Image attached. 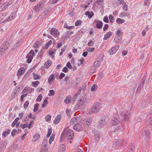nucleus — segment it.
I'll return each mask as SVG.
<instances>
[{
  "label": "nucleus",
  "mask_w": 152,
  "mask_h": 152,
  "mask_svg": "<svg viewBox=\"0 0 152 152\" xmlns=\"http://www.w3.org/2000/svg\"><path fill=\"white\" fill-rule=\"evenodd\" d=\"M65 136L69 140H71L72 139L74 136L73 131L70 129L68 130L67 132L66 130H64L61 135L60 140L61 141L62 139H64Z\"/></svg>",
  "instance_id": "f257e3e1"
},
{
  "label": "nucleus",
  "mask_w": 152,
  "mask_h": 152,
  "mask_svg": "<svg viewBox=\"0 0 152 152\" xmlns=\"http://www.w3.org/2000/svg\"><path fill=\"white\" fill-rule=\"evenodd\" d=\"M88 100L85 97H82L79 100L77 103V105L80 108H83L85 106L87 105Z\"/></svg>",
  "instance_id": "f03ea898"
},
{
  "label": "nucleus",
  "mask_w": 152,
  "mask_h": 152,
  "mask_svg": "<svg viewBox=\"0 0 152 152\" xmlns=\"http://www.w3.org/2000/svg\"><path fill=\"white\" fill-rule=\"evenodd\" d=\"M151 132V130L150 129H144L141 133V136L145 140H146L147 138L150 137Z\"/></svg>",
  "instance_id": "7ed1b4c3"
},
{
  "label": "nucleus",
  "mask_w": 152,
  "mask_h": 152,
  "mask_svg": "<svg viewBox=\"0 0 152 152\" xmlns=\"http://www.w3.org/2000/svg\"><path fill=\"white\" fill-rule=\"evenodd\" d=\"M47 140L45 139L44 140L40 152H48V149L47 147Z\"/></svg>",
  "instance_id": "20e7f679"
},
{
  "label": "nucleus",
  "mask_w": 152,
  "mask_h": 152,
  "mask_svg": "<svg viewBox=\"0 0 152 152\" xmlns=\"http://www.w3.org/2000/svg\"><path fill=\"white\" fill-rule=\"evenodd\" d=\"M34 55V50H31L30 52L27 55L26 57L28 58L27 61V62L28 63H30L32 60L33 56Z\"/></svg>",
  "instance_id": "39448f33"
},
{
  "label": "nucleus",
  "mask_w": 152,
  "mask_h": 152,
  "mask_svg": "<svg viewBox=\"0 0 152 152\" xmlns=\"http://www.w3.org/2000/svg\"><path fill=\"white\" fill-rule=\"evenodd\" d=\"M99 109L98 106L97 105V103H96L94 104V105L92 107L91 111L89 112V113H96L99 110Z\"/></svg>",
  "instance_id": "423d86ee"
},
{
  "label": "nucleus",
  "mask_w": 152,
  "mask_h": 152,
  "mask_svg": "<svg viewBox=\"0 0 152 152\" xmlns=\"http://www.w3.org/2000/svg\"><path fill=\"white\" fill-rule=\"evenodd\" d=\"M121 121V120L118 119L117 118L115 117H113L112 118V120L111 122V123L112 125H116L118 124V123H120Z\"/></svg>",
  "instance_id": "0eeeda50"
},
{
  "label": "nucleus",
  "mask_w": 152,
  "mask_h": 152,
  "mask_svg": "<svg viewBox=\"0 0 152 152\" xmlns=\"http://www.w3.org/2000/svg\"><path fill=\"white\" fill-rule=\"evenodd\" d=\"M119 46L117 45L114 47L112 48L109 51V53L110 54L113 55L118 50Z\"/></svg>",
  "instance_id": "6e6552de"
},
{
  "label": "nucleus",
  "mask_w": 152,
  "mask_h": 152,
  "mask_svg": "<svg viewBox=\"0 0 152 152\" xmlns=\"http://www.w3.org/2000/svg\"><path fill=\"white\" fill-rule=\"evenodd\" d=\"M106 124V121L105 119L101 120L99 121V127L102 128L103 126H105Z\"/></svg>",
  "instance_id": "1a4fd4ad"
},
{
  "label": "nucleus",
  "mask_w": 152,
  "mask_h": 152,
  "mask_svg": "<svg viewBox=\"0 0 152 152\" xmlns=\"http://www.w3.org/2000/svg\"><path fill=\"white\" fill-rule=\"evenodd\" d=\"M101 58V57H100L99 58H97L94 64V66L97 67L100 64V63L102 61Z\"/></svg>",
  "instance_id": "9d476101"
},
{
  "label": "nucleus",
  "mask_w": 152,
  "mask_h": 152,
  "mask_svg": "<svg viewBox=\"0 0 152 152\" xmlns=\"http://www.w3.org/2000/svg\"><path fill=\"white\" fill-rule=\"evenodd\" d=\"M79 119L78 117L73 118L71 120V123L73 124H77V121Z\"/></svg>",
  "instance_id": "9b49d317"
},
{
  "label": "nucleus",
  "mask_w": 152,
  "mask_h": 152,
  "mask_svg": "<svg viewBox=\"0 0 152 152\" xmlns=\"http://www.w3.org/2000/svg\"><path fill=\"white\" fill-rule=\"evenodd\" d=\"M86 15L89 18H91L94 15V13L92 11H91L90 12L89 11H87L85 13Z\"/></svg>",
  "instance_id": "f8f14e48"
},
{
  "label": "nucleus",
  "mask_w": 152,
  "mask_h": 152,
  "mask_svg": "<svg viewBox=\"0 0 152 152\" xmlns=\"http://www.w3.org/2000/svg\"><path fill=\"white\" fill-rule=\"evenodd\" d=\"M84 122H85L86 123V124L87 125H89L91 124L92 122L91 119L89 117L88 118H85L83 120Z\"/></svg>",
  "instance_id": "ddd939ff"
},
{
  "label": "nucleus",
  "mask_w": 152,
  "mask_h": 152,
  "mask_svg": "<svg viewBox=\"0 0 152 152\" xmlns=\"http://www.w3.org/2000/svg\"><path fill=\"white\" fill-rule=\"evenodd\" d=\"M50 33L53 35L56 34H58V31L55 28H52L50 31Z\"/></svg>",
  "instance_id": "4468645a"
},
{
  "label": "nucleus",
  "mask_w": 152,
  "mask_h": 152,
  "mask_svg": "<svg viewBox=\"0 0 152 152\" xmlns=\"http://www.w3.org/2000/svg\"><path fill=\"white\" fill-rule=\"evenodd\" d=\"M81 126L80 125L78 124H76L73 126V129L77 131H79L81 129Z\"/></svg>",
  "instance_id": "2eb2a0df"
},
{
  "label": "nucleus",
  "mask_w": 152,
  "mask_h": 152,
  "mask_svg": "<svg viewBox=\"0 0 152 152\" xmlns=\"http://www.w3.org/2000/svg\"><path fill=\"white\" fill-rule=\"evenodd\" d=\"M96 26L98 29L101 28L102 26V22L100 21H96Z\"/></svg>",
  "instance_id": "dca6fc26"
},
{
  "label": "nucleus",
  "mask_w": 152,
  "mask_h": 152,
  "mask_svg": "<svg viewBox=\"0 0 152 152\" xmlns=\"http://www.w3.org/2000/svg\"><path fill=\"white\" fill-rule=\"evenodd\" d=\"M61 115H58L54 120L53 122L55 124H58L61 118Z\"/></svg>",
  "instance_id": "f3484780"
},
{
  "label": "nucleus",
  "mask_w": 152,
  "mask_h": 152,
  "mask_svg": "<svg viewBox=\"0 0 152 152\" xmlns=\"http://www.w3.org/2000/svg\"><path fill=\"white\" fill-rule=\"evenodd\" d=\"M55 75L54 74H52L49 77L48 79V82L50 84H51L52 81L54 80L55 79L54 78Z\"/></svg>",
  "instance_id": "a211bd4d"
},
{
  "label": "nucleus",
  "mask_w": 152,
  "mask_h": 152,
  "mask_svg": "<svg viewBox=\"0 0 152 152\" xmlns=\"http://www.w3.org/2000/svg\"><path fill=\"white\" fill-rule=\"evenodd\" d=\"M24 72L25 69L23 68H21L18 71V72L17 73V75L19 76L20 75H22Z\"/></svg>",
  "instance_id": "6ab92c4d"
},
{
  "label": "nucleus",
  "mask_w": 152,
  "mask_h": 152,
  "mask_svg": "<svg viewBox=\"0 0 152 152\" xmlns=\"http://www.w3.org/2000/svg\"><path fill=\"white\" fill-rule=\"evenodd\" d=\"M40 135L38 133H37L34 136V139L32 140V141L33 142H34L37 139H38Z\"/></svg>",
  "instance_id": "aec40b11"
},
{
  "label": "nucleus",
  "mask_w": 152,
  "mask_h": 152,
  "mask_svg": "<svg viewBox=\"0 0 152 152\" xmlns=\"http://www.w3.org/2000/svg\"><path fill=\"white\" fill-rule=\"evenodd\" d=\"M111 35V32H109L107 33L105 35L104 37V40H106L107 39L109 38L110 36Z\"/></svg>",
  "instance_id": "412c9836"
},
{
  "label": "nucleus",
  "mask_w": 152,
  "mask_h": 152,
  "mask_svg": "<svg viewBox=\"0 0 152 152\" xmlns=\"http://www.w3.org/2000/svg\"><path fill=\"white\" fill-rule=\"evenodd\" d=\"M65 146L64 145H60L58 150L59 152H64L65 151V148H64Z\"/></svg>",
  "instance_id": "4be33fe9"
},
{
  "label": "nucleus",
  "mask_w": 152,
  "mask_h": 152,
  "mask_svg": "<svg viewBox=\"0 0 152 152\" xmlns=\"http://www.w3.org/2000/svg\"><path fill=\"white\" fill-rule=\"evenodd\" d=\"M52 41L51 40H50L46 44V45L44 47V49L45 50L47 49L48 47L50 45L52 44Z\"/></svg>",
  "instance_id": "5701e85b"
},
{
  "label": "nucleus",
  "mask_w": 152,
  "mask_h": 152,
  "mask_svg": "<svg viewBox=\"0 0 152 152\" xmlns=\"http://www.w3.org/2000/svg\"><path fill=\"white\" fill-rule=\"evenodd\" d=\"M121 36L120 35H117V36L115 37L114 40L116 42H118L119 41L121 40L122 39Z\"/></svg>",
  "instance_id": "b1692460"
},
{
  "label": "nucleus",
  "mask_w": 152,
  "mask_h": 152,
  "mask_svg": "<svg viewBox=\"0 0 152 152\" xmlns=\"http://www.w3.org/2000/svg\"><path fill=\"white\" fill-rule=\"evenodd\" d=\"M51 64V61L48 60L47 61L44 65V66L46 68H48Z\"/></svg>",
  "instance_id": "393cba45"
},
{
  "label": "nucleus",
  "mask_w": 152,
  "mask_h": 152,
  "mask_svg": "<svg viewBox=\"0 0 152 152\" xmlns=\"http://www.w3.org/2000/svg\"><path fill=\"white\" fill-rule=\"evenodd\" d=\"M10 129H8L6 131H4L3 132L2 135L4 137H6L10 132Z\"/></svg>",
  "instance_id": "a878e982"
},
{
  "label": "nucleus",
  "mask_w": 152,
  "mask_h": 152,
  "mask_svg": "<svg viewBox=\"0 0 152 152\" xmlns=\"http://www.w3.org/2000/svg\"><path fill=\"white\" fill-rule=\"evenodd\" d=\"M14 14V13H12L11 14V15L8 18H7V19H6L5 20H4V21H7L9 20H12L13 19Z\"/></svg>",
  "instance_id": "bb28decb"
},
{
  "label": "nucleus",
  "mask_w": 152,
  "mask_h": 152,
  "mask_svg": "<svg viewBox=\"0 0 152 152\" xmlns=\"http://www.w3.org/2000/svg\"><path fill=\"white\" fill-rule=\"evenodd\" d=\"M71 97L70 96H67L65 99L64 100V102L68 104L69 102H70V101L71 100Z\"/></svg>",
  "instance_id": "cd10ccee"
},
{
  "label": "nucleus",
  "mask_w": 152,
  "mask_h": 152,
  "mask_svg": "<svg viewBox=\"0 0 152 152\" xmlns=\"http://www.w3.org/2000/svg\"><path fill=\"white\" fill-rule=\"evenodd\" d=\"M33 75L34 80L39 79L40 78V76L34 73H33Z\"/></svg>",
  "instance_id": "c85d7f7f"
},
{
  "label": "nucleus",
  "mask_w": 152,
  "mask_h": 152,
  "mask_svg": "<svg viewBox=\"0 0 152 152\" xmlns=\"http://www.w3.org/2000/svg\"><path fill=\"white\" fill-rule=\"evenodd\" d=\"M7 47L6 45L5 44L4 45L3 47L1 48V50H0L1 53L2 52H4L5 50H7Z\"/></svg>",
  "instance_id": "c756f323"
},
{
  "label": "nucleus",
  "mask_w": 152,
  "mask_h": 152,
  "mask_svg": "<svg viewBox=\"0 0 152 152\" xmlns=\"http://www.w3.org/2000/svg\"><path fill=\"white\" fill-rule=\"evenodd\" d=\"M48 103V100L46 99H45L43 102V103L42 105V107L44 108L45 107V106L47 105Z\"/></svg>",
  "instance_id": "7c9ffc66"
},
{
  "label": "nucleus",
  "mask_w": 152,
  "mask_h": 152,
  "mask_svg": "<svg viewBox=\"0 0 152 152\" xmlns=\"http://www.w3.org/2000/svg\"><path fill=\"white\" fill-rule=\"evenodd\" d=\"M117 22L119 24H121L123 23L124 22V20L122 19L121 18H118L117 19Z\"/></svg>",
  "instance_id": "2f4dec72"
},
{
  "label": "nucleus",
  "mask_w": 152,
  "mask_h": 152,
  "mask_svg": "<svg viewBox=\"0 0 152 152\" xmlns=\"http://www.w3.org/2000/svg\"><path fill=\"white\" fill-rule=\"evenodd\" d=\"M32 83V86L34 87H36L39 84V82L38 81H37L35 82H33Z\"/></svg>",
  "instance_id": "473e14b6"
},
{
  "label": "nucleus",
  "mask_w": 152,
  "mask_h": 152,
  "mask_svg": "<svg viewBox=\"0 0 152 152\" xmlns=\"http://www.w3.org/2000/svg\"><path fill=\"white\" fill-rule=\"evenodd\" d=\"M54 138V135H53V134H52V135L50 137V139L49 140V143L50 144L51 143L52 141H53Z\"/></svg>",
  "instance_id": "72a5a7b5"
},
{
  "label": "nucleus",
  "mask_w": 152,
  "mask_h": 152,
  "mask_svg": "<svg viewBox=\"0 0 152 152\" xmlns=\"http://www.w3.org/2000/svg\"><path fill=\"white\" fill-rule=\"evenodd\" d=\"M51 116L50 115H47L45 117V119L48 122L50 120Z\"/></svg>",
  "instance_id": "f704fd0d"
},
{
  "label": "nucleus",
  "mask_w": 152,
  "mask_h": 152,
  "mask_svg": "<svg viewBox=\"0 0 152 152\" xmlns=\"http://www.w3.org/2000/svg\"><path fill=\"white\" fill-rule=\"evenodd\" d=\"M122 5H123V10L125 11H127L128 8L127 6L126 5V4L125 3H123Z\"/></svg>",
  "instance_id": "c9c22d12"
},
{
  "label": "nucleus",
  "mask_w": 152,
  "mask_h": 152,
  "mask_svg": "<svg viewBox=\"0 0 152 152\" xmlns=\"http://www.w3.org/2000/svg\"><path fill=\"white\" fill-rule=\"evenodd\" d=\"M19 120V118H16V119L12 123V126H14L15 125L16 122H17Z\"/></svg>",
  "instance_id": "e433bc0d"
},
{
  "label": "nucleus",
  "mask_w": 152,
  "mask_h": 152,
  "mask_svg": "<svg viewBox=\"0 0 152 152\" xmlns=\"http://www.w3.org/2000/svg\"><path fill=\"white\" fill-rule=\"evenodd\" d=\"M33 10H35V12L37 13V12H39L40 9L39 8V7L37 5L34 8Z\"/></svg>",
  "instance_id": "4c0bfd02"
},
{
  "label": "nucleus",
  "mask_w": 152,
  "mask_h": 152,
  "mask_svg": "<svg viewBox=\"0 0 152 152\" xmlns=\"http://www.w3.org/2000/svg\"><path fill=\"white\" fill-rule=\"evenodd\" d=\"M97 88V85H94L91 88V91H95L96 89Z\"/></svg>",
  "instance_id": "58836bf2"
},
{
  "label": "nucleus",
  "mask_w": 152,
  "mask_h": 152,
  "mask_svg": "<svg viewBox=\"0 0 152 152\" xmlns=\"http://www.w3.org/2000/svg\"><path fill=\"white\" fill-rule=\"evenodd\" d=\"M39 104H36L34 106V112H36L38 109V107L39 106Z\"/></svg>",
  "instance_id": "ea45409f"
},
{
  "label": "nucleus",
  "mask_w": 152,
  "mask_h": 152,
  "mask_svg": "<svg viewBox=\"0 0 152 152\" xmlns=\"http://www.w3.org/2000/svg\"><path fill=\"white\" fill-rule=\"evenodd\" d=\"M82 22V21L81 20H77L75 23V25L76 26H78L81 24Z\"/></svg>",
  "instance_id": "a19ab883"
},
{
  "label": "nucleus",
  "mask_w": 152,
  "mask_h": 152,
  "mask_svg": "<svg viewBox=\"0 0 152 152\" xmlns=\"http://www.w3.org/2000/svg\"><path fill=\"white\" fill-rule=\"evenodd\" d=\"M43 3L42 2H39L38 4L37 5L39 8L41 10L43 7Z\"/></svg>",
  "instance_id": "79ce46f5"
},
{
  "label": "nucleus",
  "mask_w": 152,
  "mask_h": 152,
  "mask_svg": "<svg viewBox=\"0 0 152 152\" xmlns=\"http://www.w3.org/2000/svg\"><path fill=\"white\" fill-rule=\"evenodd\" d=\"M113 18V16L112 15H110L109 16V18L110 19V21L111 23H113L114 21Z\"/></svg>",
  "instance_id": "37998d69"
},
{
  "label": "nucleus",
  "mask_w": 152,
  "mask_h": 152,
  "mask_svg": "<svg viewBox=\"0 0 152 152\" xmlns=\"http://www.w3.org/2000/svg\"><path fill=\"white\" fill-rule=\"evenodd\" d=\"M28 104L29 102H28L27 101L25 102V104L23 105V107L25 109H26V108L28 106Z\"/></svg>",
  "instance_id": "c03bdc74"
},
{
  "label": "nucleus",
  "mask_w": 152,
  "mask_h": 152,
  "mask_svg": "<svg viewBox=\"0 0 152 152\" xmlns=\"http://www.w3.org/2000/svg\"><path fill=\"white\" fill-rule=\"evenodd\" d=\"M50 93L49 94V95L52 96L54 95L55 94L54 91L53 90H50L49 91Z\"/></svg>",
  "instance_id": "a18cd8bd"
},
{
  "label": "nucleus",
  "mask_w": 152,
  "mask_h": 152,
  "mask_svg": "<svg viewBox=\"0 0 152 152\" xmlns=\"http://www.w3.org/2000/svg\"><path fill=\"white\" fill-rule=\"evenodd\" d=\"M42 97V95L41 94H39L37 99V101H40L41 100Z\"/></svg>",
  "instance_id": "49530a36"
},
{
  "label": "nucleus",
  "mask_w": 152,
  "mask_h": 152,
  "mask_svg": "<svg viewBox=\"0 0 152 152\" xmlns=\"http://www.w3.org/2000/svg\"><path fill=\"white\" fill-rule=\"evenodd\" d=\"M145 80V79H143V78L141 80L140 83V86H143L144 84V83Z\"/></svg>",
  "instance_id": "de8ad7c7"
},
{
  "label": "nucleus",
  "mask_w": 152,
  "mask_h": 152,
  "mask_svg": "<svg viewBox=\"0 0 152 152\" xmlns=\"http://www.w3.org/2000/svg\"><path fill=\"white\" fill-rule=\"evenodd\" d=\"M66 66L69 69H71L72 68V66H71L69 62H68L66 64Z\"/></svg>",
  "instance_id": "09e8293b"
},
{
  "label": "nucleus",
  "mask_w": 152,
  "mask_h": 152,
  "mask_svg": "<svg viewBox=\"0 0 152 152\" xmlns=\"http://www.w3.org/2000/svg\"><path fill=\"white\" fill-rule=\"evenodd\" d=\"M94 44V42L91 40H90L88 43V45L89 46H92Z\"/></svg>",
  "instance_id": "8fccbe9b"
},
{
  "label": "nucleus",
  "mask_w": 152,
  "mask_h": 152,
  "mask_svg": "<svg viewBox=\"0 0 152 152\" xmlns=\"http://www.w3.org/2000/svg\"><path fill=\"white\" fill-rule=\"evenodd\" d=\"M94 48H88L87 51L88 52L90 51L92 52L94 51Z\"/></svg>",
  "instance_id": "3c124183"
},
{
  "label": "nucleus",
  "mask_w": 152,
  "mask_h": 152,
  "mask_svg": "<svg viewBox=\"0 0 152 152\" xmlns=\"http://www.w3.org/2000/svg\"><path fill=\"white\" fill-rule=\"evenodd\" d=\"M65 76V74L63 73H61L59 77V79H62L63 77H64Z\"/></svg>",
  "instance_id": "603ef678"
},
{
  "label": "nucleus",
  "mask_w": 152,
  "mask_h": 152,
  "mask_svg": "<svg viewBox=\"0 0 152 152\" xmlns=\"http://www.w3.org/2000/svg\"><path fill=\"white\" fill-rule=\"evenodd\" d=\"M117 35L121 36L122 34V32L120 30H118L117 32Z\"/></svg>",
  "instance_id": "864d4df0"
},
{
  "label": "nucleus",
  "mask_w": 152,
  "mask_h": 152,
  "mask_svg": "<svg viewBox=\"0 0 152 152\" xmlns=\"http://www.w3.org/2000/svg\"><path fill=\"white\" fill-rule=\"evenodd\" d=\"M17 131L15 129H14L12 130V133L11 134L12 136H14V135H15Z\"/></svg>",
  "instance_id": "5fc2aeb1"
},
{
  "label": "nucleus",
  "mask_w": 152,
  "mask_h": 152,
  "mask_svg": "<svg viewBox=\"0 0 152 152\" xmlns=\"http://www.w3.org/2000/svg\"><path fill=\"white\" fill-rule=\"evenodd\" d=\"M104 21L106 23H107L109 21L108 17L107 16H105L103 19Z\"/></svg>",
  "instance_id": "6e6d98bb"
},
{
  "label": "nucleus",
  "mask_w": 152,
  "mask_h": 152,
  "mask_svg": "<svg viewBox=\"0 0 152 152\" xmlns=\"http://www.w3.org/2000/svg\"><path fill=\"white\" fill-rule=\"evenodd\" d=\"M103 2V0H97V3L99 5H102Z\"/></svg>",
  "instance_id": "4d7b16f0"
},
{
  "label": "nucleus",
  "mask_w": 152,
  "mask_h": 152,
  "mask_svg": "<svg viewBox=\"0 0 152 152\" xmlns=\"http://www.w3.org/2000/svg\"><path fill=\"white\" fill-rule=\"evenodd\" d=\"M68 68L66 67H65L64 68L62 71L64 72H66L68 71Z\"/></svg>",
  "instance_id": "13d9d810"
},
{
  "label": "nucleus",
  "mask_w": 152,
  "mask_h": 152,
  "mask_svg": "<svg viewBox=\"0 0 152 152\" xmlns=\"http://www.w3.org/2000/svg\"><path fill=\"white\" fill-rule=\"evenodd\" d=\"M27 95V94H23L21 95V101H22L23 100V98H24V97L26 96Z\"/></svg>",
  "instance_id": "bf43d9fd"
},
{
  "label": "nucleus",
  "mask_w": 152,
  "mask_h": 152,
  "mask_svg": "<svg viewBox=\"0 0 152 152\" xmlns=\"http://www.w3.org/2000/svg\"><path fill=\"white\" fill-rule=\"evenodd\" d=\"M13 95V97H10V99H12L17 96V94L15 93V92L14 93V94L13 95Z\"/></svg>",
  "instance_id": "052dcab7"
},
{
  "label": "nucleus",
  "mask_w": 152,
  "mask_h": 152,
  "mask_svg": "<svg viewBox=\"0 0 152 152\" xmlns=\"http://www.w3.org/2000/svg\"><path fill=\"white\" fill-rule=\"evenodd\" d=\"M129 114V113L128 112H126L125 113H124V115L123 116H128Z\"/></svg>",
  "instance_id": "680f3d73"
},
{
  "label": "nucleus",
  "mask_w": 152,
  "mask_h": 152,
  "mask_svg": "<svg viewBox=\"0 0 152 152\" xmlns=\"http://www.w3.org/2000/svg\"><path fill=\"white\" fill-rule=\"evenodd\" d=\"M108 28V25L107 24H106L103 28V30L104 31L107 30Z\"/></svg>",
  "instance_id": "e2e57ef3"
},
{
  "label": "nucleus",
  "mask_w": 152,
  "mask_h": 152,
  "mask_svg": "<svg viewBox=\"0 0 152 152\" xmlns=\"http://www.w3.org/2000/svg\"><path fill=\"white\" fill-rule=\"evenodd\" d=\"M28 117H31V118H32V119H35L34 116H33L32 115V114H31V113H30L29 114V115L28 116Z\"/></svg>",
  "instance_id": "0e129e2a"
},
{
  "label": "nucleus",
  "mask_w": 152,
  "mask_h": 152,
  "mask_svg": "<svg viewBox=\"0 0 152 152\" xmlns=\"http://www.w3.org/2000/svg\"><path fill=\"white\" fill-rule=\"evenodd\" d=\"M26 126H28L27 124H22L21 125V127L22 129H23L26 127Z\"/></svg>",
  "instance_id": "69168bd1"
},
{
  "label": "nucleus",
  "mask_w": 152,
  "mask_h": 152,
  "mask_svg": "<svg viewBox=\"0 0 152 152\" xmlns=\"http://www.w3.org/2000/svg\"><path fill=\"white\" fill-rule=\"evenodd\" d=\"M147 122H148L151 124L152 125V117H151L150 119L148 121L147 120Z\"/></svg>",
  "instance_id": "338daca9"
},
{
  "label": "nucleus",
  "mask_w": 152,
  "mask_h": 152,
  "mask_svg": "<svg viewBox=\"0 0 152 152\" xmlns=\"http://www.w3.org/2000/svg\"><path fill=\"white\" fill-rule=\"evenodd\" d=\"M75 152H83V151L80 149L78 148L77 149Z\"/></svg>",
  "instance_id": "774afa93"
}]
</instances>
